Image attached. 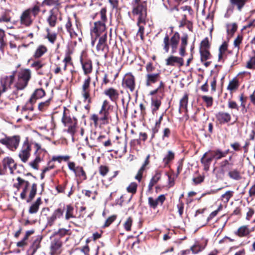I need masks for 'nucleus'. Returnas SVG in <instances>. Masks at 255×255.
I'll use <instances>...</instances> for the list:
<instances>
[{
    "mask_svg": "<svg viewBox=\"0 0 255 255\" xmlns=\"http://www.w3.org/2000/svg\"><path fill=\"white\" fill-rule=\"evenodd\" d=\"M111 106L109 102L105 100L103 101L99 115L93 114L91 117V120L94 122L95 127H101L103 125L109 124L111 121L110 109Z\"/></svg>",
    "mask_w": 255,
    "mask_h": 255,
    "instance_id": "nucleus-1",
    "label": "nucleus"
},
{
    "mask_svg": "<svg viewBox=\"0 0 255 255\" xmlns=\"http://www.w3.org/2000/svg\"><path fill=\"white\" fill-rule=\"evenodd\" d=\"M40 11V5L37 3L24 10L20 16V23L25 26H29Z\"/></svg>",
    "mask_w": 255,
    "mask_h": 255,
    "instance_id": "nucleus-2",
    "label": "nucleus"
},
{
    "mask_svg": "<svg viewBox=\"0 0 255 255\" xmlns=\"http://www.w3.org/2000/svg\"><path fill=\"white\" fill-rule=\"evenodd\" d=\"M180 39L179 34L176 32L174 33L171 38L169 37L167 34L165 35L163 39V42L162 44L163 48L166 53H168L169 50V47H171V53H175L179 44Z\"/></svg>",
    "mask_w": 255,
    "mask_h": 255,
    "instance_id": "nucleus-3",
    "label": "nucleus"
},
{
    "mask_svg": "<svg viewBox=\"0 0 255 255\" xmlns=\"http://www.w3.org/2000/svg\"><path fill=\"white\" fill-rule=\"evenodd\" d=\"M34 145L36 149L34 152L35 158L33 160L30 162L28 164L31 168L37 170L39 163L43 159L46 154V151L42 148L41 146L37 143H35Z\"/></svg>",
    "mask_w": 255,
    "mask_h": 255,
    "instance_id": "nucleus-4",
    "label": "nucleus"
},
{
    "mask_svg": "<svg viewBox=\"0 0 255 255\" xmlns=\"http://www.w3.org/2000/svg\"><path fill=\"white\" fill-rule=\"evenodd\" d=\"M14 80L13 74L4 76L0 78V98L10 90Z\"/></svg>",
    "mask_w": 255,
    "mask_h": 255,
    "instance_id": "nucleus-5",
    "label": "nucleus"
},
{
    "mask_svg": "<svg viewBox=\"0 0 255 255\" xmlns=\"http://www.w3.org/2000/svg\"><path fill=\"white\" fill-rule=\"evenodd\" d=\"M132 3L133 14L134 15H139V20L143 19L147 15L146 3L144 1L141 2V0H133Z\"/></svg>",
    "mask_w": 255,
    "mask_h": 255,
    "instance_id": "nucleus-6",
    "label": "nucleus"
},
{
    "mask_svg": "<svg viewBox=\"0 0 255 255\" xmlns=\"http://www.w3.org/2000/svg\"><path fill=\"white\" fill-rule=\"evenodd\" d=\"M31 77V72L28 69L22 71L18 74L17 81L15 84L17 90H23L27 86Z\"/></svg>",
    "mask_w": 255,
    "mask_h": 255,
    "instance_id": "nucleus-7",
    "label": "nucleus"
},
{
    "mask_svg": "<svg viewBox=\"0 0 255 255\" xmlns=\"http://www.w3.org/2000/svg\"><path fill=\"white\" fill-rule=\"evenodd\" d=\"M105 31V23L102 21H97L94 23V27L91 30V35L92 37L91 45L92 46L95 45V40L97 37L103 35L105 33H107Z\"/></svg>",
    "mask_w": 255,
    "mask_h": 255,
    "instance_id": "nucleus-8",
    "label": "nucleus"
},
{
    "mask_svg": "<svg viewBox=\"0 0 255 255\" xmlns=\"http://www.w3.org/2000/svg\"><path fill=\"white\" fill-rule=\"evenodd\" d=\"M20 141L19 136H13L11 137L6 136L0 139V143L5 145L9 149L14 151L18 147Z\"/></svg>",
    "mask_w": 255,
    "mask_h": 255,
    "instance_id": "nucleus-9",
    "label": "nucleus"
},
{
    "mask_svg": "<svg viewBox=\"0 0 255 255\" xmlns=\"http://www.w3.org/2000/svg\"><path fill=\"white\" fill-rule=\"evenodd\" d=\"M122 86L124 88L133 92L135 88V79L131 73L126 74L123 78Z\"/></svg>",
    "mask_w": 255,
    "mask_h": 255,
    "instance_id": "nucleus-10",
    "label": "nucleus"
},
{
    "mask_svg": "<svg viewBox=\"0 0 255 255\" xmlns=\"http://www.w3.org/2000/svg\"><path fill=\"white\" fill-rule=\"evenodd\" d=\"M45 95V92L43 89L39 88L36 89L31 95V98L26 103V106L22 108V110L23 111H25L27 109H30L31 111H32V108L28 106L29 104L31 105L35 103L37 99L42 98Z\"/></svg>",
    "mask_w": 255,
    "mask_h": 255,
    "instance_id": "nucleus-11",
    "label": "nucleus"
},
{
    "mask_svg": "<svg viewBox=\"0 0 255 255\" xmlns=\"http://www.w3.org/2000/svg\"><path fill=\"white\" fill-rule=\"evenodd\" d=\"M107 33H105L102 35L99 39L98 42L96 45V49L99 54L105 53L106 55L108 49L107 44Z\"/></svg>",
    "mask_w": 255,
    "mask_h": 255,
    "instance_id": "nucleus-12",
    "label": "nucleus"
},
{
    "mask_svg": "<svg viewBox=\"0 0 255 255\" xmlns=\"http://www.w3.org/2000/svg\"><path fill=\"white\" fill-rule=\"evenodd\" d=\"M31 147L28 142L25 141L20 150L18 156L20 160L24 163H26L30 156Z\"/></svg>",
    "mask_w": 255,
    "mask_h": 255,
    "instance_id": "nucleus-13",
    "label": "nucleus"
},
{
    "mask_svg": "<svg viewBox=\"0 0 255 255\" xmlns=\"http://www.w3.org/2000/svg\"><path fill=\"white\" fill-rule=\"evenodd\" d=\"M65 28L67 32L69 33L70 36L72 39H76L78 38L80 39L78 37L79 33L80 32L77 25L73 26L72 22L69 18H68L67 21L65 25Z\"/></svg>",
    "mask_w": 255,
    "mask_h": 255,
    "instance_id": "nucleus-14",
    "label": "nucleus"
},
{
    "mask_svg": "<svg viewBox=\"0 0 255 255\" xmlns=\"http://www.w3.org/2000/svg\"><path fill=\"white\" fill-rule=\"evenodd\" d=\"M91 82V77L88 76L87 78L86 79L83 84L82 87L81 94L83 97L84 98L85 101H87L88 103L91 102L90 98V84Z\"/></svg>",
    "mask_w": 255,
    "mask_h": 255,
    "instance_id": "nucleus-15",
    "label": "nucleus"
},
{
    "mask_svg": "<svg viewBox=\"0 0 255 255\" xmlns=\"http://www.w3.org/2000/svg\"><path fill=\"white\" fill-rule=\"evenodd\" d=\"M63 215V211L61 208H58L54 210L52 214L47 218L48 226H52L54 225L55 221L61 218Z\"/></svg>",
    "mask_w": 255,
    "mask_h": 255,
    "instance_id": "nucleus-16",
    "label": "nucleus"
},
{
    "mask_svg": "<svg viewBox=\"0 0 255 255\" xmlns=\"http://www.w3.org/2000/svg\"><path fill=\"white\" fill-rule=\"evenodd\" d=\"M3 168L5 170L8 169L11 174H13L16 168V164L14 160L10 157H6L2 161Z\"/></svg>",
    "mask_w": 255,
    "mask_h": 255,
    "instance_id": "nucleus-17",
    "label": "nucleus"
},
{
    "mask_svg": "<svg viewBox=\"0 0 255 255\" xmlns=\"http://www.w3.org/2000/svg\"><path fill=\"white\" fill-rule=\"evenodd\" d=\"M62 122L65 126L68 127V132L72 134L74 133L77 124L76 120L64 117L62 119Z\"/></svg>",
    "mask_w": 255,
    "mask_h": 255,
    "instance_id": "nucleus-18",
    "label": "nucleus"
},
{
    "mask_svg": "<svg viewBox=\"0 0 255 255\" xmlns=\"http://www.w3.org/2000/svg\"><path fill=\"white\" fill-rule=\"evenodd\" d=\"M255 228L251 227L249 225H244L240 227L235 232V234L240 237H246L254 232Z\"/></svg>",
    "mask_w": 255,
    "mask_h": 255,
    "instance_id": "nucleus-19",
    "label": "nucleus"
},
{
    "mask_svg": "<svg viewBox=\"0 0 255 255\" xmlns=\"http://www.w3.org/2000/svg\"><path fill=\"white\" fill-rule=\"evenodd\" d=\"M104 94L108 97L111 101L113 102H116L120 96L118 90L112 87L105 90Z\"/></svg>",
    "mask_w": 255,
    "mask_h": 255,
    "instance_id": "nucleus-20",
    "label": "nucleus"
},
{
    "mask_svg": "<svg viewBox=\"0 0 255 255\" xmlns=\"http://www.w3.org/2000/svg\"><path fill=\"white\" fill-rule=\"evenodd\" d=\"M165 62L166 65L167 66H174L177 64L179 66H181L183 65L184 64V61L182 58L173 55L170 56L168 58H167L165 60Z\"/></svg>",
    "mask_w": 255,
    "mask_h": 255,
    "instance_id": "nucleus-21",
    "label": "nucleus"
},
{
    "mask_svg": "<svg viewBox=\"0 0 255 255\" xmlns=\"http://www.w3.org/2000/svg\"><path fill=\"white\" fill-rule=\"evenodd\" d=\"M207 244V241L202 239L199 241L196 242L195 244L191 247V250L193 254H197L204 250Z\"/></svg>",
    "mask_w": 255,
    "mask_h": 255,
    "instance_id": "nucleus-22",
    "label": "nucleus"
},
{
    "mask_svg": "<svg viewBox=\"0 0 255 255\" xmlns=\"http://www.w3.org/2000/svg\"><path fill=\"white\" fill-rule=\"evenodd\" d=\"M217 121L220 124H225L231 121V116L227 112H220L216 115Z\"/></svg>",
    "mask_w": 255,
    "mask_h": 255,
    "instance_id": "nucleus-23",
    "label": "nucleus"
},
{
    "mask_svg": "<svg viewBox=\"0 0 255 255\" xmlns=\"http://www.w3.org/2000/svg\"><path fill=\"white\" fill-rule=\"evenodd\" d=\"M57 9L54 8L49 12V15L47 18V21L49 25L51 27H54L57 21Z\"/></svg>",
    "mask_w": 255,
    "mask_h": 255,
    "instance_id": "nucleus-24",
    "label": "nucleus"
},
{
    "mask_svg": "<svg viewBox=\"0 0 255 255\" xmlns=\"http://www.w3.org/2000/svg\"><path fill=\"white\" fill-rule=\"evenodd\" d=\"M165 200V197L164 195H160L156 199H154L152 197H149L148 199L150 207L154 209L158 205H162Z\"/></svg>",
    "mask_w": 255,
    "mask_h": 255,
    "instance_id": "nucleus-25",
    "label": "nucleus"
},
{
    "mask_svg": "<svg viewBox=\"0 0 255 255\" xmlns=\"http://www.w3.org/2000/svg\"><path fill=\"white\" fill-rule=\"evenodd\" d=\"M213 159L211 153L209 151L204 154L201 159V162L204 166V169L205 170L208 171L209 170L211 161Z\"/></svg>",
    "mask_w": 255,
    "mask_h": 255,
    "instance_id": "nucleus-26",
    "label": "nucleus"
},
{
    "mask_svg": "<svg viewBox=\"0 0 255 255\" xmlns=\"http://www.w3.org/2000/svg\"><path fill=\"white\" fill-rule=\"evenodd\" d=\"M160 78V73H148L146 75V85L150 86L152 84L157 82Z\"/></svg>",
    "mask_w": 255,
    "mask_h": 255,
    "instance_id": "nucleus-27",
    "label": "nucleus"
},
{
    "mask_svg": "<svg viewBox=\"0 0 255 255\" xmlns=\"http://www.w3.org/2000/svg\"><path fill=\"white\" fill-rule=\"evenodd\" d=\"M81 63L85 75H88L92 72L93 66L91 60L81 59Z\"/></svg>",
    "mask_w": 255,
    "mask_h": 255,
    "instance_id": "nucleus-28",
    "label": "nucleus"
},
{
    "mask_svg": "<svg viewBox=\"0 0 255 255\" xmlns=\"http://www.w3.org/2000/svg\"><path fill=\"white\" fill-rule=\"evenodd\" d=\"M62 210L63 212H65V219L66 220H69L71 218H75V216L74 214V208L71 205H67Z\"/></svg>",
    "mask_w": 255,
    "mask_h": 255,
    "instance_id": "nucleus-29",
    "label": "nucleus"
},
{
    "mask_svg": "<svg viewBox=\"0 0 255 255\" xmlns=\"http://www.w3.org/2000/svg\"><path fill=\"white\" fill-rule=\"evenodd\" d=\"M135 16L137 17V25L139 27L137 34L140 36L141 39H143L144 30V25L145 24V19L146 18V16H145L143 18V19H141V20H139V15H137Z\"/></svg>",
    "mask_w": 255,
    "mask_h": 255,
    "instance_id": "nucleus-30",
    "label": "nucleus"
},
{
    "mask_svg": "<svg viewBox=\"0 0 255 255\" xmlns=\"http://www.w3.org/2000/svg\"><path fill=\"white\" fill-rule=\"evenodd\" d=\"M230 4L233 8H237L241 11L245 4L250 0H229Z\"/></svg>",
    "mask_w": 255,
    "mask_h": 255,
    "instance_id": "nucleus-31",
    "label": "nucleus"
},
{
    "mask_svg": "<svg viewBox=\"0 0 255 255\" xmlns=\"http://www.w3.org/2000/svg\"><path fill=\"white\" fill-rule=\"evenodd\" d=\"M162 172L159 170H156L154 176L151 179L149 184L148 188L149 190L151 189L153 186L157 183V182L160 179L161 177Z\"/></svg>",
    "mask_w": 255,
    "mask_h": 255,
    "instance_id": "nucleus-32",
    "label": "nucleus"
},
{
    "mask_svg": "<svg viewBox=\"0 0 255 255\" xmlns=\"http://www.w3.org/2000/svg\"><path fill=\"white\" fill-rule=\"evenodd\" d=\"M75 176L82 180H85L87 177L85 171L82 166H77V169L74 172Z\"/></svg>",
    "mask_w": 255,
    "mask_h": 255,
    "instance_id": "nucleus-33",
    "label": "nucleus"
},
{
    "mask_svg": "<svg viewBox=\"0 0 255 255\" xmlns=\"http://www.w3.org/2000/svg\"><path fill=\"white\" fill-rule=\"evenodd\" d=\"M47 51V49L46 46L43 45H39L34 53L33 57L35 58H39L45 53Z\"/></svg>",
    "mask_w": 255,
    "mask_h": 255,
    "instance_id": "nucleus-34",
    "label": "nucleus"
},
{
    "mask_svg": "<svg viewBox=\"0 0 255 255\" xmlns=\"http://www.w3.org/2000/svg\"><path fill=\"white\" fill-rule=\"evenodd\" d=\"M42 203L41 198H38L36 201L30 207L28 212L30 214H34L37 212L40 205Z\"/></svg>",
    "mask_w": 255,
    "mask_h": 255,
    "instance_id": "nucleus-35",
    "label": "nucleus"
},
{
    "mask_svg": "<svg viewBox=\"0 0 255 255\" xmlns=\"http://www.w3.org/2000/svg\"><path fill=\"white\" fill-rule=\"evenodd\" d=\"M11 11L10 10H5L0 15V22H9L11 19Z\"/></svg>",
    "mask_w": 255,
    "mask_h": 255,
    "instance_id": "nucleus-36",
    "label": "nucleus"
},
{
    "mask_svg": "<svg viewBox=\"0 0 255 255\" xmlns=\"http://www.w3.org/2000/svg\"><path fill=\"white\" fill-rule=\"evenodd\" d=\"M188 104V96L185 95L180 101V106L179 112L181 113L183 110L187 111V107Z\"/></svg>",
    "mask_w": 255,
    "mask_h": 255,
    "instance_id": "nucleus-37",
    "label": "nucleus"
},
{
    "mask_svg": "<svg viewBox=\"0 0 255 255\" xmlns=\"http://www.w3.org/2000/svg\"><path fill=\"white\" fill-rule=\"evenodd\" d=\"M239 86V81L237 78H234L229 83L227 89L230 91L237 90Z\"/></svg>",
    "mask_w": 255,
    "mask_h": 255,
    "instance_id": "nucleus-38",
    "label": "nucleus"
},
{
    "mask_svg": "<svg viewBox=\"0 0 255 255\" xmlns=\"http://www.w3.org/2000/svg\"><path fill=\"white\" fill-rule=\"evenodd\" d=\"M46 32L47 35L46 37L50 43L53 44L57 38V34L55 32H51L48 28H46Z\"/></svg>",
    "mask_w": 255,
    "mask_h": 255,
    "instance_id": "nucleus-39",
    "label": "nucleus"
},
{
    "mask_svg": "<svg viewBox=\"0 0 255 255\" xmlns=\"http://www.w3.org/2000/svg\"><path fill=\"white\" fill-rule=\"evenodd\" d=\"M209 152L211 153L213 159H216V160L221 159L226 155L225 152H221L220 150L209 151Z\"/></svg>",
    "mask_w": 255,
    "mask_h": 255,
    "instance_id": "nucleus-40",
    "label": "nucleus"
},
{
    "mask_svg": "<svg viewBox=\"0 0 255 255\" xmlns=\"http://www.w3.org/2000/svg\"><path fill=\"white\" fill-rule=\"evenodd\" d=\"M200 54L202 62L205 61L211 58V54L206 49H201L200 50Z\"/></svg>",
    "mask_w": 255,
    "mask_h": 255,
    "instance_id": "nucleus-41",
    "label": "nucleus"
},
{
    "mask_svg": "<svg viewBox=\"0 0 255 255\" xmlns=\"http://www.w3.org/2000/svg\"><path fill=\"white\" fill-rule=\"evenodd\" d=\"M37 191V184L35 183L32 184L30 188V192L29 194L28 199L27 201L29 202L31 201L34 197Z\"/></svg>",
    "mask_w": 255,
    "mask_h": 255,
    "instance_id": "nucleus-42",
    "label": "nucleus"
},
{
    "mask_svg": "<svg viewBox=\"0 0 255 255\" xmlns=\"http://www.w3.org/2000/svg\"><path fill=\"white\" fill-rule=\"evenodd\" d=\"M41 239L37 237L32 243L31 246V249L32 250L33 254H34L37 250L39 248Z\"/></svg>",
    "mask_w": 255,
    "mask_h": 255,
    "instance_id": "nucleus-43",
    "label": "nucleus"
},
{
    "mask_svg": "<svg viewBox=\"0 0 255 255\" xmlns=\"http://www.w3.org/2000/svg\"><path fill=\"white\" fill-rule=\"evenodd\" d=\"M133 220L131 217H128L125 221L123 226L126 231L129 232L131 231V227L132 224Z\"/></svg>",
    "mask_w": 255,
    "mask_h": 255,
    "instance_id": "nucleus-44",
    "label": "nucleus"
},
{
    "mask_svg": "<svg viewBox=\"0 0 255 255\" xmlns=\"http://www.w3.org/2000/svg\"><path fill=\"white\" fill-rule=\"evenodd\" d=\"M25 183H22V186L21 187H23V191L20 193V197L21 199H24L25 198L27 194V192L28 190V188L29 186V183L28 181L25 180Z\"/></svg>",
    "mask_w": 255,
    "mask_h": 255,
    "instance_id": "nucleus-45",
    "label": "nucleus"
},
{
    "mask_svg": "<svg viewBox=\"0 0 255 255\" xmlns=\"http://www.w3.org/2000/svg\"><path fill=\"white\" fill-rule=\"evenodd\" d=\"M161 105V101L158 99H152L151 106L152 107V112L156 111Z\"/></svg>",
    "mask_w": 255,
    "mask_h": 255,
    "instance_id": "nucleus-46",
    "label": "nucleus"
},
{
    "mask_svg": "<svg viewBox=\"0 0 255 255\" xmlns=\"http://www.w3.org/2000/svg\"><path fill=\"white\" fill-rule=\"evenodd\" d=\"M174 158V153L171 151H168L167 154L163 158V162L165 165H167Z\"/></svg>",
    "mask_w": 255,
    "mask_h": 255,
    "instance_id": "nucleus-47",
    "label": "nucleus"
},
{
    "mask_svg": "<svg viewBox=\"0 0 255 255\" xmlns=\"http://www.w3.org/2000/svg\"><path fill=\"white\" fill-rule=\"evenodd\" d=\"M61 245L62 243L60 241L58 240L54 241L51 246L52 251L54 252H57L60 248Z\"/></svg>",
    "mask_w": 255,
    "mask_h": 255,
    "instance_id": "nucleus-48",
    "label": "nucleus"
},
{
    "mask_svg": "<svg viewBox=\"0 0 255 255\" xmlns=\"http://www.w3.org/2000/svg\"><path fill=\"white\" fill-rule=\"evenodd\" d=\"M233 192L231 191H227L224 194L222 195V200L225 203L229 202L230 199L232 197Z\"/></svg>",
    "mask_w": 255,
    "mask_h": 255,
    "instance_id": "nucleus-49",
    "label": "nucleus"
},
{
    "mask_svg": "<svg viewBox=\"0 0 255 255\" xmlns=\"http://www.w3.org/2000/svg\"><path fill=\"white\" fill-rule=\"evenodd\" d=\"M137 184L135 182L131 183L127 187V190L128 192L134 194L136 192Z\"/></svg>",
    "mask_w": 255,
    "mask_h": 255,
    "instance_id": "nucleus-50",
    "label": "nucleus"
},
{
    "mask_svg": "<svg viewBox=\"0 0 255 255\" xmlns=\"http://www.w3.org/2000/svg\"><path fill=\"white\" fill-rule=\"evenodd\" d=\"M229 176L230 178L235 180H239L241 179V176L239 172L235 170L229 172Z\"/></svg>",
    "mask_w": 255,
    "mask_h": 255,
    "instance_id": "nucleus-51",
    "label": "nucleus"
},
{
    "mask_svg": "<svg viewBox=\"0 0 255 255\" xmlns=\"http://www.w3.org/2000/svg\"><path fill=\"white\" fill-rule=\"evenodd\" d=\"M227 44L226 43H223L222 45L220 46L219 50L220 52L219 54V60L221 61L222 59L223 54L227 50Z\"/></svg>",
    "mask_w": 255,
    "mask_h": 255,
    "instance_id": "nucleus-52",
    "label": "nucleus"
},
{
    "mask_svg": "<svg viewBox=\"0 0 255 255\" xmlns=\"http://www.w3.org/2000/svg\"><path fill=\"white\" fill-rule=\"evenodd\" d=\"M106 11L107 10L106 8H102L100 12V15L101 18V20L99 21H102V22L105 23V22L107 21V18L106 16Z\"/></svg>",
    "mask_w": 255,
    "mask_h": 255,
    "instance_id": "nucleus-53",
    "label": "nucleus"
},
{
    "mask_svg": "<svg viewBox=\"0 0 255 255\" xmlns=\"http://www.w3.org/2000/svg\"><path fill=\"white\" fill-rule=\"evenodd\" d=\"M202 99L206 103L207 107H211L213 105V98L212 97L203 96Z\"/></svg>",
    "mask_w": 255,
    "mask_h": 255,
    "instance_id": "nucleus-54",
    "label": "nucleus"
},
{
    "mask_svg": "<svg viewBox=\"0 0 255 255\" xmlns=\"http://www.w3.org/2000/svg\"><path fill=\"white\" fill-rule=\"evenodd\" d=\"M50 99H48L45 102H41L38 104V109L40 111L44 110L50 104Z\"/></svg>",
    "mask_w": 255,
    "mask_h": 255,
    "instance_id": "nucleus-55",
    "label": "nucleus"
},
{
    "mask_svg": "<svg viewBox=\"0 0 255 255\" xmlns=\"http://www.w3.org/2000/svg\"><path fill=\"white\" fill-rule=\"evenodd\" d=\"M31 65L35 70H38L43 66L44 64L41 61L38 60L34 61Z\"/></svg>",
    "mask_w": 255,
    "mask_h": 255,
    "instance_id": "nucleus-56",
    "label": "nucleus"
},
{
    "mask_svg": "<svg viewBox=\"0 0 255 255\" xmlns=\"http://www.w3.org/2000/svg\"><path fill=\"white\" fill-rule=\"evenodd\" d=\"M117 216L116 215H112L109 217L105 221L104 225V227H107L109 226L116 219Z\"/></svg>",
    "mask_w": 255,
    "mask_h": 255,
    "instance_id": "nucleus-57",
    "label": "nucleus"
},
{
    "mask_svg": "<svg viewBox=\"0 0 255 255\" xmlns=\"http://www.w3.org/2000/svg\"><path fill=\"white\" fill-rule=\"evenodd\" d=\"M16 180L17 181V183H14L13 184V187H14L15 188H16L18 190H19V188L22 187V183H25V180L22 179L21 178H20L19 177H18L16 178Z\"/></svg>",
    "mask_w": 255,
    "mask_h": 255,
    "instance_id": "nucleus-58",
    "label": "nucleus"
},
{
    "mask_svg": "<svg viewBox=\"0 0 255 255\" xmlns=\"http://www.w3.org/2000/svg\"><path fill=\"white\" fill-rule=\"evenodd\" d=\"M255 66V57H252L247 62L246 67L249 69H254Z\"/></svg>",
    "mask_w": 255,
    "mask_h": 255,
    "instance_id": "nucleus-59",
    "label": "nucleus"
},
{
    "mask_svg": "<svg viewBox=\"0 0 255 255\" xmlns=\"http://www.w3.org/2000/svg\"><path fill=\"white\" fill-rule=\"evenodd\" d=\"M69 157L68 156H54L52 157V161H57L59 163H60L62 160H64V161H67L69 159Z\"/></svg>",
    "mask_w": 255,
    "mask_h": 255,
    "instance_id": "nucleus-60",
    "label": "nucleus"
},
{
    "mask_svg": "<svg viewBox=\"0 0 255 255\" xmlns=\"http://www.w3.org/2000/svg\"><path fill=\"white\" fill-rule=\"evenodd\" d=\"M108 171V168L106 166H101L99 168L100 174L103 176H105Z\"/></svg>",
    "mask_w": 255,
    "mask_h": 255,
    "instance_id": "nucleus-61",
    "label": "nucleus"
},
{
    "mask_svg": "<svg viewBox=\"0 0 255 255\" xmlns=\"http://www.w3.org/2000/svg\"><path fill=\"white\" fill-rule=\"evenodd\" d=\"M188 39V35L187 34H184L183 36L181 37V43L180 46L186 47L187 45Z\"/></svg>",
    "mask_w": 255,
    "mask_h": 255,
    "instance_id": "nucleus-62",
    "label": "nucleus"
},
{
    "mask_svg": "<svg viewBox=\"0 0 255 255\" xmlns=\"http://www.w3.org/2000/svg\"><path fill=\"white\" fill-rule=\"evenodd\" d=\"M228 105L230 109L239 110V106L237 104L233 101H229Z\"/></svg>",
    "mask_w": 255,
    "mask_h": 255,
    "instance_id": "nucleus-63",
    "label": "nucleus"
},
{
    "mask_svg": "<svg viewBox=\"0 0 255 255\" xmlns=\"http://www.w3.org/2000/svg\"><path fill=\"white\" fill-rule=\"evenodd\" d=\"M27 239L28 238L24 236V237L21 241L17 243V246L18 247H23L26 246L27 245Z\"/></svg>",
    "mask_w": 255,
    "mask_h": 255,
    "instance_id": "nucleus-64",
    "label": "nucleus"
}]
</instances>
